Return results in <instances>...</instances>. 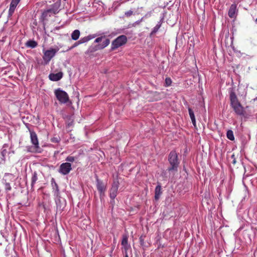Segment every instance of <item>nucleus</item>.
Instances as JSON below:
<instances>
[{"label":"nucleus","instance_id":"obj_1","mask_svg":"<svg viewBox=\"0 0 257 257\" xmlns=\"http://www.w3.org/2000/svg\"><path fill=\"white\" fill-rule=\"evenodd\" d=\"M230 104L235 113L238 115H244V108L238 101L235 92L231 91L230 93Z\"/></svg>","mask_w":257,"mask_h":257},{"label":"nucleus","instance_id":"obj_2","mask_svg":"<svg viewBox=\"0 0 257 257\" xmlns=\"http://www.w3.org/2000/svg\"><path fill=\"white\" fill-rule=\"evenodd\" d=\"M168 161L170 164L168 170L170 172L178 171V167L179 164L178 155L175 151H171L168 156Z\"/></svg>","mask_w":257,"mask_h":257},{"label":"nucleus","instance_id":"obj_3","mask_svg":"<svg viewBox=\"0 0 257 257\" xmlns=\"http://www.w3.org/2000/svg\"><path fill=\"white\" fill-rule=\"evenodd\" d=\"M55 95L61 103H66L69 101L68 94L60 88L56 89L54 91Z\"/></svg>","mask_w":257,"mask_h":257},{"label":"nucleus","instance_id":"obj_4","mask_svg":"<svg viewBox=\"0 0 257 257\" xmlns=\"http://www.w3.org/2000/svg\"><path fill=\"white\" fill-rule=\"evenodd\" d=\"M127 42V38L125 35H121L115 39L111 43V50L112 51L123 45Z\"/></svg>","mask_w":257,"mask_h":257},{"label":"nucleus","instance_id":"obj_5","mask_svg":"<svg viewBox=\"0 0 257 257\" xmlns=\"http://www.w3.org/2000/svg\"><path fill=\"white\" fill-rule=\"evenodd\" d=\"M58 50L56 49L51 48L47 50H43L44 55L43 56V59L44 62V64H48L56 55Z\"/></svg>","mask_w":257,"mask_h":257},{"label":"nucleus","instance_id":"obj_6","mask_svg":"<svg viewBox=\"0 0 257 257\" xmlns=\"http://www.w3.org/2000/svg\"><path fill=\"white\" fill-rule=\"evenodd\" d=\"M110 43V40L109 39H105L102 43L98 44L95 46H91L87 50V52L89 53H93L97 50H102L106 47Z\"/></svg>","mask_w":257,"mask_h":257},{"label":"nucleus","instance_id":"obj_7","mask_svg":"<svg viewBox=\"0 0 257 257\" xmlns=\"http://www.w3.org/2000/svg\"><path fill=\"white\" fill-rule=\"evenodd\" d=\"M51 182L53 187V192L54 193V195L56 197L55 202L57 205V208L59 207V208L60 209L61 206L59 204V203H60V191L59 187L57 184L56 183L54 178H52L51 179Z\"/></svg>","mask_w":257,"mask_h":257},{"label":"nucleus","instance_id":"obj_8","mask_svg":"<svg viewBox=\"0 0 257 257\" xmlns=\"http://www.w3.org/2000/svg\"><path fill=\"white\" fill-rule=\"evenodd\" d=\"M31 141L32 144L34 145L33 148H31V150H28V151L31 152H35L39 149V141L37 135L36 133L32 130H30Z\"/></svg>","mask_w":257,"mask_h":257},{"label":"nucleus","instance_id":"obj_9","mask_svg":"<svg viewBox=\"0 0 257 257\" xmlns=\"http://www.w3.org/2000/svg\"><path fill=\"white\" fill-rule=\"evenodd\" d=\"M72 170L71 164L66 162L61 164L58 172L63 175H67Z\"/></svg>","mask_w":257,"mask_h":257},{"label":"nucleus","instance_id":"obj_10","mask_svg":"<svg viewBox=\"0 0 257 257\" xmlns=\"http://www.w3.org/2000/svg\"><path fill=\"white\" fill-rule=\"evenodd\" d=\"M106 32L103 33L102 34L97 33L94 34L89 35L87 37L89 41L97 37V38H96L94 40V42L95 43H99L103 39L105 40V39H107L106 38Z\"/></svg>","mask_w":257,"mask_h":257},{"label":"nucleus","instance_id":"obj_11","mask_svg":"<svg viewBox=\"0 0 257 257\" xmlns=\"http://www.w3.org/2000/svg\"><path fill=\"white\" fill-rule=\"evenodd\" d=\"M238 10L236 4H232L228 10V15L230 18H235L237 15Z\"/></svg>","mask_w":257,"mask_h":257},{"label":"nucleus","instance_id":"obj_12","mask_svg":"<svg viewBox=\"0 0 257 257\" xmlns=\"http://www.w3.org/2000/svg\"><path fill=\"white\" fill-rule=\"evenodd\" d=\"M118 190V186L116 184H113L110 190L109 196L112 199L111 203L114 202V199L117 195Z\"/></svg>","mask_w":257,"mask_h":257},{"label":"nucleus","instance_id":"obj_13","mask_svg":"<svg viewBox=\"0 0 257 257\" xmlns=\"http://www.w3.org/2000/svg\"><path fill=\"white\" fill-rule=\"evenodd\" d=\"M19 3V2L18 1V0H12L9 10V17H10L13 15Z\"/></svg>","mask_w":257,"mask_h":257},{"label":"nucleus","instance_id":"obj_14","mask_svg":"<svg viewBox=\"0 0 257 257\" xmlns=\"http://www.w3.org/2000/svg\"><path fill=\"white\" fill-rule=\"evenodd\" d=\"M63 76V73L59 72L57 73H50L49 75V78L54 81H57L60 80Z\"/></svg>","mask_w":257,"mask_h":257},{"label":"nucleus","instance_id":"obj_15","mask_svg":"<svg viewBox=\"0 0 257 257\" xmlns=\"http://www.w3.org/2000/svg\"><path fill=\"white\" fill-rule=\"evenodd\" d=\"M60 7V3H56L53 5H52L51 8L50 9H48V10L49 11V12L50 13V14H56L58 13L59 12V8Z\"/></svg>","mask_w":257,"mask_h":257},{"label":"nucleus","instance_id":"obj_16","mask_svg":"<svg viewBox=\"0 0 257 257\" xmlns=\"http://www.w3.org/2000/svg\"><path fill=\"white\" fill-rule=\"evenodd\" d=\"M96 186L98 191L100 193H103L105 189V186L103 182L99 180L98 178L96 179Z\"/></svg>","mask_w":257,"mask_h":257},{"label":"nucleus","instance_id":"obj_17","mask_svg":"<svg viewBox=\"0 0 257 257\" xmlns=\"http://www.w3.org/2000/svg\"><path fill=\"white\" fill-rule=\"evenodd\" d=\"M161 186L160 183L155 188V198L156 200L160 198L161 195L162 194Z\"/></svg>","mask_w":257,"mask_h":257},{"label":"nucleus","instance_id":"obj_18","mask_svg":"<svg viewBox=\"0 0 257 257\" xmlns=\"http://www.w3.org/2000/svg\"><path fill=\"white\" fill-rule=\"evenodd\" d=\"M127 241H128L127 236L126 235H123V237H122V241H121V244H122V245L123 246L124 249H125V251H127V250L128 249V248L129 247V245H128Z\"/></svg>","mask_w":257,"mask_h":257},{"label":"nucleus","instance_id":"obj_19","mask_svg":"<svg viewBox=\"0 0 257 257\" xmlns=\"http://www.w3.org/2000/svg\"><path fill=\"white\" fill-rule=\"evenodd\" d=\"M189 114L193 125L196 126V119L193 111L190 108H188Z\"/></svg>","mask_w":257,"mask_h":257},{"label":"nucleus","instance_id":"obj_20","mask_svg":"<svg viewBox=\"0 0 257 257\" xmlns=\"http://www.w3.org/2000/svg\"><path fill=\"white\" fill-rule=\"evenodd\" d=\"M38 180V175L37 173L35 171L32 173V176L31 178V187L32 188L34 187L35 184Z\"/></svg>","mask_w":257,"mask_h":257},{"label":"nucleus","instance_id":"obj_21","mask_svg":"<svg viewBox=\"0 0 257 257\" xmlns=\"http://www.w3.org/2000/svg\"><path fill=\"white\" fill-rule=\"evenodd\" d=\"M80 31L78 30H74L71 34V38L73 40H77L80 36Z\"/></svg>","mask_w":257,"mask_h":257},{"label":"nucleus","instance_id":"obj_22","mask_svg":"<svg viewBox=\"0 0 257 257\" xmlns=\"http://www.w3.org/2000/svg\"><path fill=\"white\" fill-rule=\"evenodd\" d=\"M26 46L31 48H34L37 46V43L33 40H29L26 43Z\"/></svg>","mask_w":257,"mask_h":257},{"label":"nucleus","instance_id":"obj_23","mask_svg":"<svg viewBox=\"0 0 257 257\" xmlns=\"http://www.w3.org/2000/svg\"><path fill=\"white\" fill-rule=\"evenodd\" d=\"M226 136L228 139L230 141H233L234 140V137L233 135V133L231 130H228L226 133Z\"/></svg>","mask_w":257,"mask_h":257},{"label":"nucleus","instance_id":"obj_24","mask_svg":"<svg viewBox=\"0 0 257 257\" xmlns=\"http://www.w3.org/2000/svg\"><path fill=\"white\" fill-rule=\"evenodd\" d=\"M161 26V23L159 22L156 26L153 28L152 31L151 32V35H154L156 34L160 29Z\"/></svg>","mask_w":257,"mask_h":257},{"label":"nucleus","instance_id":"obj_25","mask_svg":"<svg viewBox=\"0 0 257 257\" xmlns=\"http://www.w3.org/2000/svg\"><path fill=\"white\" fill-rule=\"evenodd\" d=\"M61 139L59 136H55L51 139V141L54 143H58Z\"/></svg>","mask_w":257,"mask_h":257},{"label":"nucleus","instance_id":"obj_26","mask_svg":"<svg viewBox=\"0 0 257 257\" xmlns=\"http://www.w3.org/2000/svg\"><path fill=\"white\" fill-rule=\"evenodd\" d=\"M48 16H50V13L49 12V11L47 9L43 12L42 17L44 19L46 18V17H47Z\"/></svg>","mask_w":257,"mask_h":257},{"label":"nucleus","instance_id":"obj_27","mask_svg":"<svg viewBox=\"0 0 257 257\" xmlns=\"http://www.w3.org/2000/svg\"><path fill=\"white\" fill-rule=\"evenodd\" d=\"M66 161L69 162H73L75 161V158L73 156H68L66 158Z\"/></svg>","mask_w":257,"mask_h":257},{"label":"nucleus","instance_id":"obj_28","mask_svg":"<svg viewBox=\"0 0 257 257\" xmlns=\"http://www.w3.org/2000/svg\"><path fill=\"white\" fill-rule=\"evenodd\" d=\"M5 189L6 191H9L11 190V186L9 183L6 182L5 184Z\"/></svg>","mask_w":257,"mask_h":257},{"label":"nucleus","instance_id":"obj_29","mask_svg":"<svg viewBox=\"0 0 257 257\" xmlns=\"http://www.w3.org/2000/svg\"><path fill=\"white\" fill-rule=\"evenodd\" d=\"M165 83H166V86H167L171 85V84L172 83V80H171V78H166L165 79Z\"/></svg>","mask_w":257,"mask_h":257},{"label":"nucleus","instance_id":"obj_30","mask_svg":"<svg viewBox=\"0 0 257 257\" xmlns=\"http://www.w3.org/2000/svg\"><path fill=\"white\" fill-rule=\"evenodd\" d=\"M7 151L6 149H3L2 151V155L3 157V160H5V156H6L7 155Z\"/></svg>","mask_w":257,"mask_h":257},{"label":"nucleus","instance_id":"obj_31","mask_svg":"<svg viewBox=\"0 0 257 257\" xmlns=\"http://www.w3.org/2000/svg\"><path fill=\"white\" fill-rule=\"evenodd\" d=\"M133 14V12L132 10H130L128 11H127L125 13V16L127 17H129L131 16H132Z\"/></svg>","mask_w":257,"mask_h":257},{"label":"nucleus","instance_id":"obj_32","mask_svg":"<svg viewBox=\"0 0 257 257\" xmlns=\"http://www.w3.org/2000/svg\"><path fill=\"white\" fill-rule=\"evenodd\" d=\"M89 41L87 37H84L80 39V42H82V43H86Z\"/></svg>","mask_w":257,"mask_h":257},{"label":"nucleus","instance_id":"obj_33","mask_svg":"<svg viewBox=\"0 0 257 257\" xmlns=\"http://www.w3.org/2000/svg\"><path fill=\"white\" fill-rule=\"evenodd\" d=\"M152 12L151 11L148 12L144 17V18H147L150 17L152 16Z\"/></svg>","mask_w":257,"mask_h":257},{"label":"nucleus","instance_id":"obj_34","mask_svg":"<svg viewBox=\"0 0 257 257\" xmlns=\"http://www.w3.org/2000/svg\"><path fill=\"white\" fill-rule=\"evenodd\" d=\"M231 158H232V159H233V161H232V163H233V164H235L236 163V160H235V158H234V155H232L231 156Z\"/></svg>","mask_w":257,"mask_h":257},{"label":"nucleus","instance_id":"obj_35","mask_svg":"<svg viewBox=\"0 0 257 257\" xmlns=\"http://www.w3.org/2000/svg\"><path fill=\"white\" fill-rule=\"evenodd\" d=\"M140 240L141 244H143L144 243V241H143V239L142 238V237H140Z\"/></svg>","mask_w":257,"mask_h":257},{"label":"nucleus","instance_id":"obj_36","mask_svg":"<svg viewBox=\"0 0 257 257\" xmlns=\"http://www.w3.org/2000/svg\"><path fill=\"white\" fill-rule=\"evenodd\" d=\"M78 43H77V42H76V43L74 44V45L72 47V48H74L75 47H76V46H78Z\"/></svg>","mask_w":257,"mask_h":257},{"label":"nucleus","instance_id":"obj_37","mask_svg":"<svg viewBox=\"0 0 257 257\" xmlns=\"http://www.w3.org/2000/svg\"><path fill=\"white\" fill-rule=\"evenodd\" d=\"M124 257H128V254H127V251H125Z\"/></svg>","mask_w":257,"mask_h":257},{"label":"nucleus","instance_id":"obj_38","mask_svg":"<svg viewBox=\"0 0 257 257\" xmlns=\"http://www.w3.org/2000/svg\"><path fill=\"white\" fill-rule=\"evenodd\" d=\"M77 43H78V45L80 44H83L82 42H80V39L78 42H77Z\"/></svg>","mask_w":257,"mask_h":257},{"label":"nucleus","instance_id":"obj_39","mask_svg":"<svg viewBox=\"0 0 257 257\" xmlns=\"http://www.w3.org/2000/svg\"><path fill=\"white\" fill-rule=\"evenodd\" d=\"M256 99H257V97H256L255 98L253 99V100L255 101Z\"/></svg>","mask_w":257,"mask_h":257},{"label":"nucleus","instance_id":"obj_40","mask_svg":"<svg viewBox=\"0 0 257 257\" xmlns=\"http://www.w3.org/2000/svg\"><path fill=\"white\" fill-rule=\"evenodd\" d=\"M68 125L69 126V125H71V123H68Z\"/></svg>","mask_w":257,"mask_h":257},{"label":"nucleus","instance_id":"obj_41","mask_svg":"<svg viewBox=\"0 0 257 257\" xmlns=\"http://www.w3.org/2000/svg\"><path fill=\"white\" fill-rule=\"evenodd\" d=\"M255 22H257V18L255 19Z\"/></svg>","mask_w":257,"mask_h":257},{"label":"nucleus","instance_id":"obj_42","mask_svg":"<svg viewBox=\"0 0 257 257\" xmlns=\"http://www.w3.org/2000/svg\"><path fill=\"white\" fill-rule=\"evenodd\" d=\"M18 1L19 2H20V0H18Z\"/></svg>","mask_w":257,"mask_h":257}]
</instances>
